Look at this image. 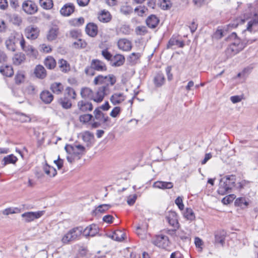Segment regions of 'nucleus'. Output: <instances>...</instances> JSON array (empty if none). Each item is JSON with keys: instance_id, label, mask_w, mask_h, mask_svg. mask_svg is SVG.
<instances>
[{"instance_id": "obj_1", "label": "nucleus", "mask_w": 258, "mask_h": 258, "mask_svg": "<svg viewBox=\"0 0 258 258\" xmlns=\"http://www.w3.org/2000/svg\"><path fill=\"white\" fill-rule=\"evenodd\" d=\"M235 176L233 175H227L222 178L218 189L219 194L224 195L229 192L235 186Z\"/></svg>"}, {"instance_id": "obj_2", "label": "nucleus", "mask_w": 258, "mask_h": 258, "mask_svg": "<svg viewBox=\"0 0 258 258\" xmlns=\"http://www.w3.org/2000/svg\"><path fill=\"white\" fill-rule=\"evenodd\" d=\"M236 36L235 33H232L231 37H234L235 39L226 50V54L228 57H231L236 54L245 47V44L241 42L240 39L236 38Z\"/></svg>"}, {"instance_id": "obj_3", "label": "nucleus", "mask_w": 258, "mask_h": 258, "mask_svg": "<svg viewBox=\"0 0 258 258\" xmlns=\"http://www.w3.org/2000/svg\"><path fill=\"white\" fill-rule=\"evenodd\" d=\"M83 228L82 227H76L70 229L62 237L61 241L63 244H67L72 241L77 240L81 235Z\"/></svg>"}, {"instance_id": "obj_4", "label": "nucleus", "mask_w": 258, "mask_h": 258, "mask_svg": "<svg viewBox=\"0 0 258 258\" xmlns=\"http://www.w3.org/2000/svg\"><path fill=\"white\" fill-rule=\"evenodd\" d=\"M107 70L104 62L99 59H93L90 66L87 67L85 69V73L88 76H93L95 75V71L103 72Z\"/></svg>"}, {"instance_id": "obj_5", "label": "nucleus", "mask_w": 258, "mask_h": 258, "mask_svg": "<svg viewBox=\"0 0 258 258\" xmlns=\"http://www.w3.org/2000/svg\"><path fill=\"white\" fill-rule=\"evenodd\" d=\"M116 81V78L113 75L110 74L105 76L99 75L95 77L93 84L95 85H107V88H109V86H113Z\"/></svg>"}, {"instance_id": "obj_6", "label": "nucleus", "mask_w": 258, "mask_h": 258, "mask_svg": "<svg viewBox=\"0 0 258 258\" xmlns=\"http://www.w3.org/2000/svg\"><path fill=\"white\" fill-rule=\"evenodd\" d=\"M65 150L68 154H74L77 156V159H80L85 152V147L81 145H67Z\"/></svg>"}, {"instance_id": "obj_7", "label": "nucleus", "mask_w": 258, "mask_h": 258, "mask_svg": "<svg viewBox=\"0 0 258 258\" xmlns=\"http://www.w3.org/2000/svg\"><path fill=\"white\" fill-rule=\"evenodd\" d=\"M109 89L107 85H103L99 87L95 93H94V101L96 102H101L104 96L109 93Z\"/></svg>"}, {"instance_id": "obj_8", "label": "nucleus", "mask_w": 258, "mask_h": 258, "mask_svg": "<svg viewBox=\"0 0 258 258\" xmlns=\"http://www.w3.org/2000/svg\"><path fill=\"white\" fill-rule=\"evenodd\" d=\"M44 211L25 212L22 214V217L24 219L25 222H30L40 218L44 215Z\"/></svg>"}, {"instance_id": "obj_9", "label": "nucleus", "mask_w": 258, "mask_h": 258, "mask_svg": "<svg viewBox=\"0 0 258 258\" xmlns=\"http://www.w3.org/2000/svg\"><path fill=\"white\" fill-rule=\"evenodd\" d=\"M22 8L24 11L30 15L34 14L37 11V6L33 1H25L22 5Z\"/></svg>"}, {"instance_id": "obj_10", "label": "nucleus", "mask_w": 258, "mask_h": 258, "mask_svg": "<svg viewBox=\"0 0 258 258\" xmlns=\"http://www.w3.org/2000/svg\"><path fill=\"white\" fill-rule=\"evenodd\" d=\"M153 243L159 247L165 248L169 244L168 237L162 234L157 235L154 240Z\"/></svg>"}, {"instance_id": "obj_11", "label": "nucleus", "mask_w": 258, "mask_h": 258, "mask_svg": "<svg viewBox=\"0 0 258 258\" xmlns=\"http://www.w3.org/2000/svg\"><path fill=\"white\" fill-rule=\"evenodd\" d=\"M25 35L28 39L34 40L36 39L39 33L38 27L34 26L27 27L25 30Z\"/></svg>"}, {"instance_id": "obj_12", "label": "nucleus", "mask_w": 258, "mask_h": 258, "mask_svg": "<svg viewBox=\"0 0 258 258\" xmlns=\"http://www.w3.org/2000/svg\"><path fill=\"white\" fill-rule=\"evenodd\" d=\"M85 236H94L99 232V228L95 224H92L83 230Z\"/></svg>"}, {"instance_id": "obj_13", "label": "nucleus", "mask_w": 258, "mask_h": 258, "mask_svg": "<svg viewBox=\"0 0 258 258\" xmlns=\"http://www.w3.org/2000/svg\"><path fill=\"white\" fill-rule=\"evenodd\" d=\"M118 48L125 51H130L132 47V42L127 39H120L117 43Z\"/></svg>"}, {"instance_id": "obj_14", "label": "nucleus", "mask_w": 258, "mask_h": 258, "mask_svg": "<svg viewBox=\"0 0 258 258\" xmlns=\"http://www.w3.org/2000/svg\"><path fill=\"white\" fill-rule=\"evenodd\" d=\"M184 45L183 41L179 40L176 36H172L168 41L167 48L174 49L175 46L183 47Z\"/></svg>"}, {"instance_id": "obj_15", "label": "nucleus", "mask_w": 258, "mask_h": 258, "mask_svg": "<svg viewBox=\"0 0 258 258\" xmlns=\"http://www.w3.org/2000/svg\"><path fill=\"white\" fill-rule=\"evenodd\" d=\"M77 106L79 110L82 112L92 111L93 109V105L92 103L85 100L79 101L78 102Z\"/></svg>"}, {"instance_id": "obj_16", "label": "nucleus", "mask_w": 258, "mask_h": 258, "mask_svg": "<svg viewBox=\"0 0 258 258\" xmlns=\"http://www.w3.org/2000/svg\"><path fill=\"white\" fill-rule=\"evenodd\" d=\"M125 96L122 93H115L110 97V100L114 105L119 104L124 101Z\"/></svg>"}, {"instance_id": "obj_17", "label": "nucleus", "mask_w": 258, "mask_h": 258, "mask_svg": "<svg viewBox=\"0 0 258 258\" xmlns=\"http://www.w3.org/2000/svg\"><path fill=\"white\" fill-rule=\"evenodd\" d=\"M173 186L172 182L162 181H157L153 184V187L161 189H171Z\"/></svg>"}, {"instance_id": "obj_18", "label": "nucleus", "mask_w": 258, "mask_h": 258, "mask_svg": "<svg viewBox=\"0 0 258 258\" xmlns=\"http://www.w3.org/2000/svg\"><path fill=\"white\" fill-rule=\"evenodd\" d=\"M125 61V58L121 54H116L113 56L110 61L111 65L113 67H120L122 66Z\"/></svg>"}, {"instance_id": "obj_19", "label": "nucleus", "mask_w": 258, "mask_h": 258, "mask_svg": "<svg viewBox=\"0 0 258 258\" xmlns=\"http://www.w3.org/2000/svg\"><path fill=\"white\" fill-rule=\"evenodd\" d=\"M85 31L88 35L94 37L96 36L98 33L97 26L93 23H90L87 25Z\"/></svg>"}, {"instance_id": "obj_20", "label": "nucleus", "mask_w": 258, "mask_h": 258, "mask_svg": "<svg viewBox=\"0 0 258 258\" xmlns=\"http://www.w3.org/2000/svg\"><path fill=\"white\" fill-rule=\"evenodd\" d=\"M75 10V7L73 4H67L63 6L60 10V14L64 16H69L72 14Z\"/></svg>"}, {"instance_id": "obj_21", "label": "nucleus", "mask_w": 258, "mask_h": 258, "mask_svg": "<svg viewBox=\"0 0 258 258\" xmlns=\"http://www.w3.org/2000/svg\"><path fill=\"white\" fill-rule=\"evenodd\" d=\"M40 97L42 101L45 104L50 103L53 99V95L48 90L43 91L40 95Z\"/></svg>"}, {"instance_id": "obj_22", "label": "nucleus", "mask_w": 258, "mask_h": 258, "mask_svg": "<svg viewBox=\"0 0 258 258\" xmlns=\"http://www.w3.org/2000/svg\"><path fill=\"white\" fill-rule=\"evenodd\" d=\"M80 94L83 98L94 101V92L90 88L88 87L82 88Z\"/></svg>"}, {"instance_id": "obj_23", "label": "nucleus", "mask_w": 258, "mask_h": 258, "mask_svg": "<svg viewBox=\"0 0 258 258\" xmlns=\"http://www.w3.org/2000/svg\"><path fill=\"white\" fill-rule=\"evenodd\" d=\"M146 22L149 28H155L158 25L159 20L155 15H151L147 18Z\"/></svg>"}, {"instance_id": "obj_24", "label": "nucleus", "mask_w": 258, "mask_h": 258, "mask_svg": "<svg viewBox=\"0 0 258 258\" xmlns=\"http://www.w3.org/2000/svg\"><path fill=\"white\" fill-rule=\"evenodd\" d=\"M168 223L174 228H177L179 223L177 219V215L175 212H171L166 217Z\"/></svg>"}, {"instance_id": "obj_25", "label": "nucleus", "mask_w": 258, "mask_h": 258, "mask_svg": "<svg viewBox=\"0 0 258 258\" xmlns=\"http://www.w3.org/2000/svg\"><path fill=\"white\" fill-rule=\"evenodd\" d=\"M82 138L83 141L88 146L91 145L94 138V134L89 131H85L82 134Z\"/></svg>"}, {"instance_id": "obj_26", "label": "nucleus", "mask_w": 258, "mask_h": 258, "mask_svg": "<svg viewBox=\"0 0 258 258\" xmlns=\"http://www.w3.org/2000/svg\"><path fill=\"white\" fill-rule=\"evenodd\" d=\"M94 114L96 119L100 121H102L103 123L107 122L109 119L108 116H105L104 114L99 108H97L95 109Z\"/></svg>"}, {"instance_id": "obj_27", "label": "nucleus", "mask_w": 258, "mask_h": 258, "mask_svg": "<svg viewBox=\"0 0 258 258\" xmlns=\"http://www.w3.org/2000/svg\"><path fill=\"white\" fill-rule=\"evenodd\" d=\"M50 89L53 93L59 95L62 93L64 87L61 83L54 82L51 84Z\"/></svg>"}, {"instance_id": "obj_28", "label": "nucleus", "mask_w": 258, "mask_h": 258, "mask_svg": "<svg viewBox=\"0 0 258 258\" xmlns=\"http://www.w3.org/2000/svg\"><path fill=\"white\" fill-rule=\"evenodd\" d=\"M18 43L16 38L14 37H11L6 41V45L7 49L12 51H15L16 49V44Z\"/></svg>"}, {"instance_id": "obj_29", "label": "nucleus", "mask_w": 258, "mask_h": 258, "mask_svg": "<svg viewBox=\"0 0 258 258\" xmlns=\"http://www.w3.org/2000/svg\"><path fill=\"white\" fill-rule=\"evenodd\" d=\"M34 74L37 78L39 79H43L46 76V70L42 66L38 65L35 69Z\"/></svg>"}, {"instance_id": "obj_30", "label": "nucleus", "mask_w": 258, "mask_h": 258, "mask_svg": "<svg viewBox=\"0 0 258 258\" xmlns=\"http://www.w3.org/2000/svg\"><path fill=\"white\" fill-rule=\"evenodd\" d=\"M111 206L108 204H102L98 206L92 212V214L94 216H97L99 214L104 213L105 212L109 209Z\"/></svg>"}, {"instance_id": "obj_31", "label": "nucleus", "mask_w": 258, "mask_h": 258, "mask_svg": "<svg viewBox=\"0 0 258 258\" xmlns=\"http://www.w3.org/2000/svg\"><path fill=\"white\" fill-rule=\"evenodd\" d=\"M98 19L101 22L107 23L111 20V16L109 12L103 10L98 15Z\"/></svg>"}, {"instance_id": "obj_32", "label": "nucleus", "mask_w": 258, "mask_h": 258, "mask_svg": "<svg viewBox=\"0 0 258 258\" xmlns=\"http://www.w3.org/2000/svg\"><path fill=\"white\" fill-rule=\"evenodd\" d=\"M165 82V77L163 74L158 73L154 78V83L156 87H161Z\"/></svg>"}, {"instance_id": "obj_33", "label": "nucleus", "mask_w": 258, "mask_h": 258, "mask_svg": "<svg viewBox=\"0 0 258 258\" xmlns=\"http://www.w3.org/2000/svg\"><path fill=\"white\" fill-rule=\"evenodd\" d=\"M0 72L4 76L8 77H12L14 74L13 69L11 66L1 67L0 68Z\"/></svg>"}, {"instance_id": "obj_34", "label": "nucleus", "mask_w": 258, "mask_h": 258, "mask_svg": "<svg viewBox=\"0 0 258 258\" xmlns=\"http://www.w3.org/2000/svg\"><path fill=\"white\" fill-rule=\"evenodd\" d=\"M225 233L224 231H217L215 234V242L223 245L225 242Z\"/></svg>"}, {"instance_id": "obj_35", "label": "nucleus", "mask_w": 258, "mask_h": 258, "mask_svg": "<svg viewBox=\"0 0 258 258\" xmlns=\"http://www.w3.org/2000/svg\"><path fill=\"white\" fill-rule=\"evenodd\" d=\"M43 169L44 172L49 177H54L57 174L56 169L47 163L43 166Z\"/></svg>"}, {"instance_id": "obj_36", "label": "nucleus", "mask_w": 258, "mask_h": 258, "mask_svg": "<svg viewBox=\"0 0 258 258\" xmlns=\"http://www.w3.org/2000/svg\"><path fill=\"white\" fill-rule=\"evenodd\" d=\"M258 19H253L248 22L246 30L250 32H255L258 29Z\"/></svg>"}, {"instance_id": "obj_37", "label": "nucleus", "mask_w": 258, "mask_h": 258, "mask_svg": "<svg viewBox=\"0 0 258 258\" xmlns=\"http://www.w3.org/2000/svg\"><path fill=\"white\" fill-rule=\"evenodd\" d=\"M23 50L25 51L28 55L33 58H36L38 55V51L32 46L28 45Z\"/></svg>"}, {"instance_id": "obj_38", "label": "nucleus", "mask_w": 258, "mask_h": 258, "mask_svg": "<svg viewBox=\"0 0 258 258\" xmlns=\"http://www.w3.org/2000/svg\"><path fill=\"white\" fill-rule=\"evenodd\" d=\"M77 96L75 90L71 87H67L65 89L64 97H67L68 98L76 99Z\"/></svg>"}, {"instance_id": "obj_39", "label": "nucleus", "mask_w": 258, "mask_h": 258, "mask_svg": "<svg viewBox=\"0 0 258 258\" xmlns=\"http://www.w3.org/2000/svg\"><path fill=\"white\" fill-rule=\"evenodd\" d=\"M59 103L62 108L67 109L70 108L72 106L71 100L67 97L60 98L59 100Z\"/></svg>"}, {"instance_id": "obj_40", "label": "nucleus", "mask_w": 258, "mask_h": 258, "mask_svg": "<svg viewBox=\"0 0 258 258\" xmlns=\"http://www.w3.org/2000/svg\"><path fill=\"white\" fill-rule=\"evenodd\" d=\"M25 59V56L22 53H16L14 55L13 60L15 65H19Z\"/></svg>"}, {"instance_id": "obj_41", "label": "nucleus", "mask_w": 258, "mask_h": 258, "mask_svg": "<svg viewBox=\"0 0 258 258\" xmlns=\"http://www.w3.org/2000/svg\"><path fill=\"white\" fill-rule=\"evenodd\" d=\"M18 160L17 158L13 154H11L5 157L3 160L4 165H6L8 164H15Z\"/></svg>"}, {"instance_id": "obj_42", "label": "nucleus", "mask_w": 258, "mask_h": 258, "mask_svg": "<svg viewBox=\"0 0 258 258\" xmlns=\"http://www.w3.org/2000/svg\"><path fill=\"white\" fill-rule=\"evenodd\" d=\"M16 119L22 122H27L31 121L29 116L22 113L17 112L16 113Z\"/></svg>"}, {"instance_id": "obj_43", "label": "nucleus", "mask_w": 258, "mask_h": 258, "mask_svg": "<svg viewBox=\"0 0 258 258\" xmlns=\"http://www.w3.org/2000/svg\"><path fill=\"white\" fill-rule=\"evenodd\" d=\"M44 64L47 68L52 69L55 67L56 62L52 57L48 56L45 58L44 60Z\"/></svg>"}, {"instance_id": "obj_44", "label": "nucleus", "mask_w": 258, "mask_h": 258, "mask_svg": "<svg viewBox=\"0 0 258 258\" xmlns=\"http://www.w3.org/2000/svg\"><path fill=\"white\" fill-rule=\"evenodd\" d=\"M124 234L120 231H117L116 232H114L110 236V237L113 240L117 241H121L124 239Z\"/></svg>"}, {"instance_id": "obj_45", "label": "nucleus", "mask_w": 258, "mask_h": 258, "mask_svg": "<svg viewBox=\"0 0 258 258\" xmlns=\"http://www.w3.org/2000/svg\"><path fill=\"white\" fill-rule=\"evenodd\" d=\"M141 56V54L140 53L133 52L130 55L127 59L130 63L135 64L137 62Z\"/></svg>"}, {"instance_id": "obj_46", "label": "nucleus", "mask_w": 258, "mask_h": 258, "mask_svg": "<svg viewBox=\"0 0 258 258\" xmlns=\"http://www.w3.org/2000/svg\"><path fill=\"white\" fill-rule=\"evenodd\" d=\"M39 4L41 7L46 10H49L53 7L52 0H39Z\"/></svg>"}, {"instance_id": "obj_47", "label": "nucleus", "mask_w": 258, "mask_h": 258, "mask_svg": "<svg viewBox=\"0 0 258 258\" xmlns=\"http://www.w3.org/2000/svg\"><path fill=\"white\" fill-rule=\"evenodd\" d=\"M117 32L119 34L128 35L131 33V29L128 25H123L117 29Z\"/></svg>"}, {"instance_id": "obj_48", "label": "nucleus", "mask_w": 258, "mask_h": 258, "mask_svg": "<svg viewBox=\"0 0 258 258\" xmlns=\"http://www.w3.org/2000/svg\"><path fill=\"white\" fill-rule=\"evenodd\" d=\"M183 215L184 217L188 220L192 221L195 219L194 212L190 208H187Z\"/></svg>"}, {"instance_id": "obj_49", "label": "nucleus", "mask_w": 258, "mask_h": 258, "mask_svg": "<svg viewBox=\"0 0 258 258\" xmlns=\"http://www.w3.org/2000/svg\"><path fill=\"white\" fill-rule=\"evenodd\" d=\"M59 67L61 70L67 73L70 70V66L67 61L64 59H60L58 61Z\"/></svg>"}, {"instance_id": "obj_50", "label": "nucleus", "mask_w": 258, "mask_h": 258, "mask_svg": "<svg viewBox=\"0 0 258 258\" xmlns=\"http://www.w3.org/2000/svg\"><path fill=\"white\" fill-rule=\"evenodd\" d=\"M86 45V42L81 39L77 40L73 43V46L76 48H84Z\"/></svg>"}, {"instance_id": "obj_51", "label": "nucleus", "mask_w": 258, "mask_h": 258, "mask_svg": "<svg viewBox=\"0 0 258 258\" xmlns=\"http://www.w3.org/2000/svg\"><path fill=\"white\" fill-rule=\"evenodd\" d=\"M172 6V4L170 0H161L160 7L164 10L170 9Z\"/></svg>"}, {"instance_id": "obj_52", "label": "nucleus", "mask_w": 258, "mask_h": 258, "mask_svg": "<svg viewBox=\"0 0 258 258\" xmlns=\"http://www.w3.org/2000/svg\"><path fill=\"white\" fill-rule=\"evenodd\" d=\"M57 30L56 28L51 29L47 35V38L49 40H54L57 36Z\"/></svg>"}, {"instance_id": "obj_53", "label": "nucleus", "mask_w": 258, "mask_h": 258, "mask_svg": "<svg viewBox=\"0 0 258 258\" xmlns=\"http://www.w3.org/2000/svg\"><path fill=\"white\" fill-rule=\"evenodd\" d=\"M20 213V209L18 208H9L5 209L3 211V214L6 215H8L9 214H14V213Z\"/></svg>"}, {"instance_id": "obj_54", "label": "nucleus", "mask_w": 258, "mask_h": 258, "mask_svg": "<svg viewBox=\"0 0 258 258\" xmlns=\"http://www.w3.org/2000/svg\"><path fill=\"white\" fill-rule=\"evenodd\" d=\"M136 32L138 35H144L147 32L146 26H139L136 28Z\"/></svg>"}, {"instance_id": "obj_55", "label": "nucleus", "mask_w": 258, "mask_h": 258, "mask_svg": "<svg viewBox=\"0 0 258 258\" xmlns=\"http://www.w3.org/2000/svg\"><path fill=\"white\" fill-rule=\"evenodd\" d=\"M93 117V116L91 114H85L82 115L80 116V121L81 122L86 123L89 122L90 120H91L92 118Z\"/></svg>"}, {"instance_id": "obj_56", "label": "nucleus", "mask_w": 258, "mask_h": 258, "mask_svg": "<svg viewBox=\"0 0 258 258\" xmlns=\"http://www.w3.org/2000/svg\"><path fill=\"white\" fill-rule=\"evenodd\" d=\"M175 203L180 210H183L184 206L183 203L182 198L181 197H178L175 201Z\"/></svg>"}, {"instance_id": "obj_57", "label": "nucleus", "mask_w": 258, "mask_h": 258, "mask_svg": "<svg viewBox=\"0 0 258 258\" xmlns=\"http://www.w3.org/2000/svg\"><path fill=\"white\" fill-rule=\"evenodd\" d=\"M24 75L22 73H18L15 76V82L17 84L21 83L24 81Z\"/></svg>"}, {"instance_id": "obj_58", "label": "nucleus", "mask_w": 258, "mask_h": 258, "mask_svg": "<svg viewBox=\"0 0 258 258\" xmlns=\"http://www.w3.org/2000/svg\"><path fill=\"white\" fill-rule=\"evenodd\" d=\"M101 54L102 56L107 60L111 61L112 55V54L107 50V49H105L102 51Z\"/></svg>"}, {"instance_id": "obj_59", "label": "nucleus", "mask_w": 258, "mask_h": 258, "mask_svg": "<svg viewBox=\"0 0 258 258\" xmlns=\"http://www.w3.org/2000/svg\"><path fill=\"white\" fill-rule=\"evenodd\" d=\"M120 112V107H115L111 111L110 115L112 117H116Z\"/></svg>"}, {"instance_id": "obj_60", "label": "nucleus", "mask_w": 258, "mask_h": 258, "mask_svg": "<svg viewBox=\"0 0 258 258\" xmlns=\"http://www.w3.org/2000/svg\"><path fill=\"white\" fill-rule=\"evenodd\" d=\"M137 197L136 195L129 196L127 198V203L130 206L133 205L135 204V203L137 200Z\"/></svg>"}, {"instance_id": "obj_61", "label": "nucleus", "mask_w": 258, "mask_h": 258, "mask_svg": "<svg viewBox=\"0 0 258 258\" xmlns=\"http://www.w3.org/2000/svg\"><path fill=\"white\" fill-rule=\"evenodd\" d=\"M233 195H229L228 196H227V197H225V198H224L222 201V202L224 204H228L229 203H230L231 202H232V201L234 199V197H233Z\"/></svg>"}, {"instance_id": "obj_62", "label": "nucleus", "mask_w": 258, "mask_h": 258, "mask_svg": "<svg viewBox=\"0 0 258 258\" xmlns=\"http://www.w3.org/2000/svg\"><path fill=\"white\" fill-rule=\"evenodd\" d=\"M18 37L16 38V40H20V44L22 49L23 50L26 47V46H25V41L24 38L22 34L18 35Z\"/></svg>"}, {"instance_id": "obj_63", "label": "nucleus", "mask_w": 258, "mask_h": 258, "mask_svg": "<svg viewBox=\"0 0 258 258\" xmlns=\"http://www.w3.org/2000/svg\"><path fill=\"white\" fill-rule=\"evenodd\" d=\"M195 243L196 247L201 248V250L202 249V246L203 244V242L202 240L199 237H196L195 238Z\"/></svg>"}, {"instance_id": "obj_64", "label": "nucleus", "mask_w": 258, "mask_h": 258, "mask_svg": "<svg viewBox=\"0 0 258 258\" xmlns=\"http://www.w3.org/2000/svg\"><path fill=\"white\" fill-rule=\"evenodd\" d=\"M54 163L56 164L58 169H60L63 166V161L58 156V159L54 161Z\"/></svg>"}]
</instances>
